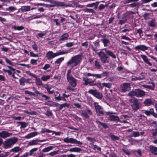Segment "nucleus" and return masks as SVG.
<instances>
[{
  "label": "nucleus",
  "mask_w": 157,
  "mask_h": 157,
  "mask_svg": "<svg viewBox=\"0 0 157 157\" xmlns=\"http://www.w3.org/2000/svg\"><path fill=\"white\" fill-rule=\"evenodd\" d=\"M109 72L107 71H104L101 74V76L103 77L108 76Z\"/></svg>",
  "instance_id": "nucleus-58"
},
{
  "label": "nucleus",
  "mask_w": 157,
  "mask_h": 157,
  "mask_svg": "<svg viewBox=\"0 0 157 157\" xmlns=\"http://www.w3.org/2000/svg\"><path fill=\"white\" fill-rule=\"evenodd\" d=\"M44 1L47 2H49L52 4H53L54 5V6H63V3L61 2H57L56 1L53 0H44Z\"/></svg>",
  "instance_id": "nucleus-15"
},
{
  "label": "nucleus",
  "mask_w": 157,
  "mask_h": 157,
  "mask_svg": "<svg viewBox=\"0 0 157 157\" xmlns=\"http://www.w3.org/2000/svg\"><path fill=\"white\" fill-rule=\"evenodd\" d=\"M103 86L106 87L109 89L110 88L112 87V84L111 83L104 82L102 83Z\"/></svg>",
  "instance_id": "nucleus-35"
},
{
  "label": "nucleus",
  "mask_w": 157,
  "mask_h": 157,
  "mask_svg": "<svg viewBox=\"0 0 157 157\" xmlns=\"http://www.w3.org/2000/svg\"><path fill=\"white\" fill-rule=\"evenodd\" d=\"M64 60V58L63 57H61L57 59L55 63L56 64L60 65V63L62 62Z\"/></svg>",
  "instance_id": "nucleus-31"
},
{
  "label": "nucleus",
  "mask_w": 157,
  "mask_h": 157,
  "mask_svg": "<svg viewBox=\"0 0 157 157\" xmlns=\"http://www.w3.org/2000/svg\"><path fill=\"white\" fill-rule=\"evenodd\" d=\"M12 134V133H9L6 131H2L0 132V137L5 139L11 136Z\"/></svg>",
  "instance_id": "nucleus-12"
},
{
  "label": "nucleus",
  "mask_w": 157,
  "mask_h": 157,
  "mask_svg": "<svg viewBox=\"0 0 157 157\" xmlns=\"http://www.w3.org/2000/svg\"><path fill=\"white\" fill-rule=\"evenodd\" d=\"M69 106V105L67 103H64L60 105L59 107V109L61 110L63 107H68Z\"/></svg>",
  "instance_id": "nucleus-38"
},
{
  "label": "nucleus",
  "mask_w": 157,
  "mask_h": 157,
  "mask_svg": "<svg viewBox=\"0 0 157 157\" xmlns=\"http://www.w3.org/2000/svg\"><path fill=\"white\" fill-rule=\"evenodd\" d=\"M21 10L23 12H25L29 11L30 10V6H22Z\"/></svg>",
  "instance_id": "nucleus-26"
},
{
  "label": "nucleus",
  "mask_w": 157,
  "mask_h": 157,
  "mask_svg": "<svg viewBox=\"0 0 157 157\" xmlns=\"http://www.w3.org/2000/svg\"><path fill=\"white\" fill-rule=\"evenodd\" d=\"M135 49L136 50L144 51L148 49V47L144 45H139L136 46L135 47Z\"/></svg>",
  "instance_id": "nucleus-18"
},
{
  "label": "nucleus",
  "mask_w": 157,
  "mask_h": 157,
  "mask_svg": "<svg viewBox=\"0 0 157 157\" xmlns=\"http://www.w3.org/2000/svg\"><path fill=\"white\" fill-rule=\"evenodd\" d=\"M10 155L9 152H5L0 154V157H7Z\"/></svg>",
  "instance_id": "nucleus-46"
},
{
  "label": "nucleus",
  "mask_w": 157,
  "mask_h": 157,
  "mask_svg": "<svg viewBox=\"0 0 157 157\" xmlns=\"http://www.w3.org/2000/svg\"><path fill=\"white\" fill-rule=\"evenodd\" d=\"M46 34V33L45 32H41L37 34V35L40 38L45 36Z\"/></svg>",
  "instance_id": "nucleus-50"
},
{
  "label": "nucleus",
  "mask_w": 157,
  "mask_h": 157,
  "mask_svg": "<svg viewBox=\"0 0 157 157\" xmlns=\"http://www.w3.org/2000/svg\"><path fill=\"white\" fill-rule=\"evenodd\" d=\"M13 29H14L15 30H17L18 31L24 29V27L21 26H14L12 27Z\"/></svg>",
  "instance_id": "nucleus-34"
},
{
  "label": "nucleus",
  "mask_w": 157,
  "mask_h": 157,
  "mask_svg": "<svg viewBox=\"0 0 157 157\" xmlns=\"http://www.w3.org/2000/svg\"><path fill=\"white\" fill-rule=\"evenodd\" d=\"M21 150V148L19 147H15L11 150V151L15 153L18 152Z\"/></svg>",
  "instance_id": "nucleus-28"
},
{
  "label": "nucleus",
  "mask_w": 157,
  "mask_h": 157,
  "mask_svg": "<svg viewBox=\"0 0 157 157\" xmlns=\"http://www.w3.org/2000/svg\"><path fill=\"white\" fill-rule=\"evenodd\" d=\"M54 96L55 99L58 101L62 100V98L60 96V94L58 92L54 93Z\"/></svg>",
  "instance_id": "nucleus-25"
},
{
  "label": "nucleus",
  "mask_w": 157,
  "mask_h": 157,
  "mask_svg": "<svg viewBox=\"0 0 157 157\" xmlns=\"http://www.w3.org/2000/svg\"><path fill=\"white\" fill-rule=\"evenodd\" d=\"M88 93L91 94L98 99H101L102 97V94L98 92L97 90L90 89L88 91Z\"/></svg>",
  "instance_id": "nucleus-9"
},
{
  "label": "nucleus",
  "mask_w": 157,
  "mask_h": 157,
  "mask_svg": "<svg viewBox=\"0 0 157 157\" xmlns=\"http://www.w3.org/2000/svg\"><path fill=\"white\" fill-rule=\"evenodd\" d=\"M96 122L98 123H99L102 127L105 128H108V127L106 124L102 123L100 121H96Z\"/></svg>",
  "instance_id": "nucleus-45"
},
{
  "label": "nucleus",
  "mask_w": 157,
  "mask_h": 157,
  "mask_svg": "<svg viewBox=\"0 0 157 157\" xmlns=\"http://www.w3.org/2000/svg\"><path fill=\"white\" fill-rule=\"evenodd\" d=\"M46 141V140H39L38 139L35 140H33L30 141L28 145L29 146H33L38 144V142H43Z\"/></svg>",
  "instance_id": "nucleus-14"
},
{
  "label": "nucleus",
  "mask_w": 157,
  "mask_h": 157,
  "mask_svg": "<svg viewBox=\"0 0 157 157\" xmlns=\"http://www.w3.org/2000/svg\"><path fill=\"white\" fill-rule=\"evenodd\" d=\"M103 50H105V52L106 54L108 55L113 59H116V55L112 51L107 49L106 48H104Z\"/></svg>",
  "instance_id": "nucleus-16"
},
{
  "label": "nucleus",
  "mask_w": 157,
  "mask_h": 157,
  "mask_svg": "<svg viewBox=\"0 0 157 157\" xmlns=\"http://www.w3.org/2000/svg\"><path fill=\"white\" fill-rule=\"evenodd\" d=\"M95 66L98 69H100L101 67L99 62L97 60L95 61Z\"/></svg>",
  "instance_id": "nucleus-47"
},
{
  "label": "nucleus",
  "mask_w": 157,
  "mask_h": 157,
  "mask_svg": "<svg viewBox=\"0 0 157 157\" xmlns=\"http://www.w3.org/2000/svg\"><path fill=\"white\" fill-rule=\"evenodd\" d=\"M152 136H156L157 135V127H156L155 129L152 130Z\"/></svg>",
  "instance_id": "nucleus-52"
},
{
  "label": "nucleus",
  "mask_w": 157,
  "mask_h": 157,
  "mask_svg": "<svg viewBox=\"0 0 157 157\" xmlns=\"http://www.w3.org/2000/svg\"><path fill=\"white\" fill-rule=\"evenodd\" d=\"M111 139L113 140H118L119 138L118 136H116L114 135H112L111 136Z\"/></svg>",
  "instance_id": "nucleus-63"
},
{
  "label": "nucleus",
  "mask_w": 157,
  "mask_h": 157,
  "mask_svg": "<svg viewBox=\"0 0 157 157\" xmlns=\"http://www.w3.org/2000/svg\"><path fill=\"white\" fill-rule=\"evenodd\" d=\"M104 46H107L110 44L109 41L107 39L104 38L101 40Z\"/></svg>",
  "instance_id": "nucleus-24"
},
{
  "label": "nucleus",
  "mask_w": 157,
  "mask_h": 157,
  "mask_svg": "<svg viewBox=\"0 0 157 157\" xmlns=\"http://www.w3.org/2000/svg\"><path fill=\"white\" fill-rule=\"evenodd\" d=\"M96 109L97 114L98 116H100L104 114V112L102 107L98 104V103H94Z\"/></svg>",
  "instance_id": "nucleus-7"
},
{
  "label": "nucleus",
  "mask_w": 157,
  "mask_h": 157,
  "mask_svg": "<svg viewBox=\"0 0 157 157\" xmlns=\"http://www.w3.org/2000/svg\"><path fill=\"white\" fill-rule=\"evenodd\" d=\"M141 57L142 58L144 61L149 66H151L152 64L149 61L148 58L144 55H141Z\"/></svg>",
  "instance_id": "nucleus-20"
},
{
  "label": "nucleus",
  "mask_w": 157,
  "mask_h": 157,
  "mask_svg": "<svg viewBox=\"0 0 157 157\" xmlns=\"http://www.w3.org/2000/svg\"><path fill=\"white\" fill-rule=\"evenodd\" d=\"M53 132V131H51L45 128H42L41 129V130L40 131V133H42L45 132L50 133Z\"/></svg>",
  "instance_id": "nucleus-36"
},
{
  "label": "nucleus",
  "mask_w": 157,
  "mask_h": 157,
  "mask_svg": "<svg viewBox=\"0 0 157 157\" xmlns=\"http://www.w3.org/2000/svg\"><path fill=\"white\" fill-rule=\"evenodd\" d=\"M69 52H70L69 51H66L65 52L59 51L58 52L53 53L52 51H49L46 53V57L48 60H49L52 59L56 57L67 54Z\"/></svg>",
  "instance_id": "nucleus-3"
},
{
  "label": "nucleus",
  "mask_w": 157,
  "mask_h": 157,
  "mask_svg": "<svg viewBox=\"0 0 157 157\" xmlns=\"http://www.w3.org/2000/svg\"><path fill=\"white\" fill-rule=\"evenodd\" d=\"M67 79L70 85L75 87L77 85V80L74 78L71 74V70H69L67 75Z\"/></svg>",
  "instance_id": "nucleus-4"
},
{
  "label": "nucleus",
  "mask_w": 157,
  "mask_h": 157,
  "mask_svg": "<svg viewBox=\"0 0 157 157\" xmlns=\"http://www.w3.org/2000/svg\"><path fill=\"white\" fill-rule=\"evenodd\" d=\"M50 67V65L49 64H46L42 68V69L44 70H46Z\"/></svg>",
  "instance_id": "nucleus-59"
},
{
  "label": "nucleus",
  "mask_w": 157,
  "mask_h": 157,
  "mask_svg": "<svg viewBox=\"0 0 157 157\" xmlns=\"http://www.w3.org/2000/svg\"><path fill=\"white\" fill-rule=\"evenodd\" d=\"M128 141L131 143V144H134L136 143V140L132 138H130L128 139Z\"/></svg>",
  "instance_id": "nucleus-55"
},
{
  "label": "nucleus",
  "mask_w": 157,
  "mask_h": 157,
  "mask_svg": "<svg viewBox=\"0 0 157 157\" xmlns=\"http://www.w3.org/2000/svg\"><path fill=\"white\" fill-rule=\"evenodd\" d=\"M38 148L37 147L31 149L29 151V155L30 156L34 155L35 152L38 150Z\"/></svg>",
  "instance_id": "nucleus-30"
},
{
  "label": "nucleus",
  "mask_w": 157,
  "mask_h": 157,
  "mask_svg": "<svg viewBox=\"0 0 157 157\" xmlns=\"http://www.w3.org/2000/svg\"><path fill=\"white\" fill-rule=\"evenodd\" d=\"M139 4V3L138 2H134V3L129 5V6L132 7H135L138 6Z\"/></svg>",
  "instance_id": "nucleus-51"
},
{
  "label": "nucleus",
  "mask_w": 157,
  "mask_h": 157,
  "mask_svg": "<svg viewBox=\"0 0 157 157\" xmlns=\"http://www.w3.org/2000/svg\"><path fill=\"white\" fill-rule=\"evenodd\" d=\"M149 148L152 153L157 155V147L150 145L149 146Z\"/></svg>",
  "instance_id": "nucleus-17"
},
{
  "label": "nucleus",
  "mask_w": 157,
  "mask_h": 157,
  "mask_svg": "<svg viewBox=\"0 0 157 157\" xmlns=\"http://www.w3.org/2000/svg\"><path fill=\"white\" fill-rule=\"evenodd\" d=\"M18 123L21 124V128H24L26 127L27 124L25 122H19Z\"/></svg>",
  "instance_id": "nucleus-54"
},
{
  "label": "nucleus",
  "mask_w": 157,
  "mask_h": 157,
  "mask_svg": "<svg viewBox=\"0 0 157 157\" xmlns=\"http://www.w3.org/2000/svg\"><path fill=\"white\" fill-rule=\"evenodd\" d=\"M153 113V109H151L149 110H145L144 113L147 116H150L151 115L152 113Z\"/></svg>",
  "instance_id": "nucleus-37"
},
{
  "label": "nucleus",
  "mask_w": 157,
  "mask_h": 157,
  "mask_svg": "<svg viewBox=\"0 0 157 157\" xmlns=\"http://www.w3.org/2000/svg\"><path fill=\"white\" fill-rule=\"evenodd\" d=\"M53 148V147L51 146L45 148L42 150V151L43 152H46L52 150Z\"/></svg>",
  "instance_id": "nucleus-32"
},
{
  "label": "nucleus",
  "mask_w": 157,
  "mask_h": 157,
  "mask_svg": "<svg viewBox=\"0 0 157 157\" xmlns=\"http://www.w3.org/2000/svg\"><path fill=\"white\" fill-rule=\"evenodd\" d=\"M38 133L37 132H33L28 134L25 136V137L27 139H29L37 136Z\"/></svg>",
  "instance_id": "nucleus-21"
},
{
  "label": "nucleus",
  "mask_w": 157,
  "mask_h": 157,
  "mask_svg": "<svg viewBox=\"0 0 157 157\" xmlns=\"http://www.w3.org/2000/svg\"><path fill=\"white\" fill-rule=\"evenodd\" d=\"M83 80L84 82V84L86 85H87L89 84V79L87 78H83Z\"/></svg>",
  "instance_id": "nucleus-44"
},
{
  "label": "nucleus",
  "mask_w": 157,
  "mask_h": 157,
  "mask_svg": "<svg viewBox=\"0 0 157 157\" xmlns=\"http://www.w3.org/2000/svg\"><path fill=\"white\" fill-rule=\"evenodd\" d=\"M17 9L16 8L13 6H9L8 8L6 9V10L7 11H13Z\"/></svg>",
  "instance_id": "nucleus-41"
},
{
  "label": "nucleus",
  "mask_w": 157,
  "mask_h": 157,
  "mask_svg": "<svg viewBox=\"0 0 157 157\" xmlns=\"http://www.w3.org/2000/svg\"><path fill=\"white\" fill-rule=\"evenodd\" d=\"M121 89L122 92H125L130 89V85L128 83H125L121 85Z\"/></svg>",
  "instance_id": "nucleus-10"
},
{
  "label": "nucleus",
  "mask_w": 157,
  "mask_h": 157,
  "mask_svg": "<svg viewBox=\"0 0 157 157\" xmlns=\"http://www.w3.org/2000/svg\"><path fill=\"white\" fill-rule=\"evenodd\" d=\"M66 91L65 92V93H63L62 94V100L64 101H66V98H67L69 96V95H67L65 94Z\"/></svg>",
  "instance_id": "nucleus-43"
},
{
  "label": "nucleus",
  "mask_w": 157,
  "mask_h": 157,
  "mask_svg": "<svg viewBox=\"0 0 157 157\" xmlns=\"http://www.w3.org/2000/svg\"><path fill=\"white\" fill-rule=\"evenodd\" d=\"M69 151L71 152H79L81 151L82 150L79 148L75 147L70 149Z\"/></svg>",
  "instance_id": "nucleus-27"
},
{
  "label": "nucleus",
  "mask_w": 157,
  "mask_h": 157,
  "mask_svg": "<svg viewBox=\"0 0 157 157\" xmlns=\"http://www.w3.org/2000/svg\"><path fill=\"white\" fill-rule=\"evenodd\" d=\"M63 141L66 143H71L80 145L82 144L80 141H78L76 139L73 138H66L64 139Z\"/></svg>",
  "instance_id": "nucleus-8"
},
{
  "label": "nucleus",
  "mask_w": 157,
  "mask_h": 157,
  "mask_svg": "<svg viewBox=\"0 0 157 157\" xmlns=\"http://www.w3.org/2000/svg\"><path fill=\"white\" fill-rule=\"evenodd\" d=\"M32 47L34 50L35 51H37V50H38L37 45L35 43L34 44H33L32 45Z\"/></svg>",
  "instance_id": "nucleus-60"
},
{
  "label": "nucleus",
  "mask_w": 157,
  "mask_h": 157,
  "mask_svg": "<svg viewBox=\"0 0 157 157\" xmlns=\"http://www.w3.org/2000/svg\"><path fill=\"white\" fill-rule=\"evenodd\" d=\"M81 115L86 118H88L89 117L86 113L84 111H82L81 112Z\"/></svg>",
  "instance_id": "nucleus-53"
},
{
  "label": "nucleus",
  "mask_w": 157,
  "mask_h": 157,
  "mask_svg": "<svg viewBox=\"0 0 157 157\" xmlns=\"http://www.w3.org/2000/svg\"><path fill=\"white\" fill-rule=\"evenodd\" d=\"M69 37V35L67 33H65L62 35L59 39V41L62 42L63 41L67 40Z\"/></svg>",
  "instance_id": "nucleus-19"
},
{
  "label": "nucleus",
  "mask_w": 157,
  "mask_h": 157,
  "mask_svg": "<svg viewBox=\"0 0 157 157\" xmlns=\"http://www.w3.org/2000/svg\"><path fill=\"white\" fill-rule=\"evenodd\" d=\"M136 90V96L137 97H141L144 96L145 92L143 90L139 89Z\"/></svg>",
  "instance_id": "nucleus-13"
},
{
  "label": "nucleus",
  "mask_w": 157,
  "mask_h": 157,
  "mask_svg": "<svg viewBox=\"0 0 157 157\" xmlns=\"http://www.w3.org/2000/svg\"><path fill=\"white\" fill-rule=\"evenodd\" d=\"M128 96L130 97L136 96V90L130 91L128 93Z\"/></svg>",
  "instance_id": "nucleus-40"
},
{
  "label": "nucleus",
  "mask_w": 157,
  "mask_h": 157,
  "mask_svg": "<svg viewBox=\"0 0 157 157\" xmlns=\"http://www.w3.org/2000/svg\"><path fill=\"white\" fill-rule=\"evenodd\" d=\"M59 152V151H55L53 152L50 153L48 154L52 156L58 154Z\"/></svg>",
  "instance_id": "nucleus-57"
},
{
  "label": "nucleus",
  "mask_w": 157,
  "mask_h": 157,
  "mask_svg": "<svg viewBox=\"0 0 157 157\" xmlns=\"http://www.w3.org/2000/svg\"><path fill=\"white\" fill-rule=\"evenodd\" d=\"M37 60L32 59L31 60V63L33 65H36L37 64Z\"/></svg>",
  "instance_id": "nucleus-62"
},
{
  "label": "nucleus",
  "mask_w": 157,
  "mask_h": 157,
  "mask_svg": "<svg viewBox=\"0 0 157 157\" xmlns=\"http://www.w3.org/2000/svg\"><path fill=\"white\" fill-rule=\"evenodd\" d=\"M97 54L100 57V60L102 63H109V60L108 59V57L104 52L100 51Z\"/></svg>",
  "instance_id": "nucleus-6"
},
{
  "label": "nucleus",
  "mask_w": 157,
  "mask_h": 157,
  "mask_svg": "<svg viewBox=\"0 0 157 157\" xmlns=\"http://www.w3.org/2000/svg\"><path fill=\"white\" fill-rule=\"evenodd\" d=\"M18 139L15 137H12L7 139L3 143V147L5 149L11 147L18 141Z\"/></svg>",
  "instance_id": "nucleus-2"
},
{
  "label": "nucleus",
  "mask_w": 157,
  "mask_h": 157,
  "mask_svg": "<svg viewBox=\"0 0 157 157\" xmlns=\"http://www.w3.org/2000/svg\"><path fill=\"white\" fill-rule=\"evenodd\" d=\"M81 61V56L77 55L72 57L67 63V66L73 68L79 64Z\"/></svg>",
  "instance_id": "nucleus-1"
},
{
  "label": "nucleus",
  "mask_w": 157,
  "mask_h": 157,
  "mask_svg": "<svg viewBox=\"0 0 157 157\" xmlns=\"http://www.w3.org/2000/svg\"><path fill=\"white\" fill-rule=\"evenodd\" d=\"M36 83L37 86H43L42 82L40 78H36Z\"/></svg>",
  "instance_id": "nucleus-29"
},
{
  "label": "nucleus",
  "mask_w": 157,
  "mask_h": 157,
  "mask_svg": "<svg viewBox=\"0 0 157 157\" xmlns=\"http://www.w3.org/2000/svg\"><path fill=\"white\" fill-rule=\"evenodd\" d=\"M24 112L25 113L31 115H35L37 114V112L36 111H32L29 112L28 110H24Z\"/></svg>",
  "instance_id": "nucleus-39"
},
{
  "label": "nucleus",
  "mask_w": 157,
  "mask_h": 157,
  "mask_svg": "<svg viewBox=\"0 0 157 157\" xmlns=\"http://www.w3.org/2000/svg\"><path fill=\"white\" fill-rule=\"evenodd\" d=\"M5 60L7 63H8L9 65L11 66H13V63L7 58H5Z\"/></svg>",
  "instance_id": "nucleus-56"
},
{
  "label": "nucleus",
  "mask_w": 157,
  "mask_h": 157,
  "mask_svg": "<svg viewBox=\"0 0 157 157\" xmlns=\"http://www.w3.org/2000/svg\"><path fill=\"white\" fill-rule=\"evenodd\" d=\"M151 83L152 84V86L147 85H142V86L144 88H148L149 89L151 90H154L155 87V84L154 82H152Z\"/></svg>",
  "instance_id": "nucleus-22"
},
{
  "label": "nucleus",
  "mask_w": 157,
  "mask_h": 157,
  "mask_svg": "<svg viewBox=\"0 0 157 157\" xmlns=\"http://www.w3.org/2000/svg\"><path fill=\"white\" fill-rule=\"evenodd\" d=\"M44 114L48 117L51 116L52 115V113L49 109L45 113H44Z\"/></svg>",
  "instance_id": "nucleus-49"
},
{
  "label": "nucleus",
  "mask_w": 157,
  "mask_h": 157,
  "mask_svg": "<svg viewBox=\"0 0 157 157\" xmlns=\"http://www.w3.org/2000/svg\"><path fill=\"white\" fill-rule=\"evenodd\" d=\"M112 113H113L111 112L108 113V114L109 115V117H108V119L110 121L113 122H117L119 121V117L117 116L112 114Z\"/></svg>",
  "instance_id": "nucleus-11"
},
{
  "label": "nucleus",
  "mask_w": 157,
  "mask_h": 157,
  "mask_svg": "<svg viewBox=\"0 0 157 157\" xmlns=\"http://www.w3.org/2000/svg\"><path fill=\"white\" fill-rule=\"evenodd\" d=\"M51 78V76L49 75H43L41 78V79L43 81H46L47 80L50 79Z\"/></svg>",
  "instance_id": "nucleus-33"
},
{
  "label": "nucleus",
  "mask_w": 157,
  "mask_h": 157,
  "mask_svg": "<svg viewBox=\"0 0 157 157\" xmlns=\"http://www.w3.org/2000/svg\"><path fill=\"white\" fill-rule=\"evenodd\" d=\"M84 11L85 12L90 13H94V10L93 9H88L86 8L84 9Z\"/></svg>",
  "instance_id": "nucleus-48"
},
{
  "label": "nucleus",
  "mask_w": 157,
  "mask_h": 157,
  "mask_svg": "<svg viewBox=\"0 0 157 157\" xmlns=\"http://www.w3.org/2000/svg\"><path fill=\"white\" fill-rule=\"evenodd\" d=\"M132 132L133 133V136L135 137H136L140 136V133L139 132Z\"/></svg>",
  "instance_id": "nucleus-61"
},
{
  "label": "nucleus",
  "mask_w": 157,
  "mask_h": 157,
  "mask_svg": "<svg viewBox=\"0 0 157 157\" xmlns=\"http://www.w3.org/2000/svg\"><path fill=\"white\" fill-rule=\"evenodd\" d=\"M153 103V101L150 99H146L144 102V104L146 106H149Z\"/></svg>",
  "instance_id": "nucleus-23"
},
{
  "label": "nucleus",
  "mask_w": 157,
  "mask_h": 157,
  "mask_svg": "<svg viewBox=\"0 0 157 157\" xmlns=\"http://www.w3.org/2000/svg\"><path fill=\"white\" fill-rule=\"evenodd\" d=\"M19 81L21 85L22 86L25 85V82L26 81V79L25 78H21L19 79Z\"/></svg>",
  "instance_id": "nucleus-42"
},
{
  "label": "nucleus",
  "mask_w": 157,
  "mask_h": 157,
  "mask_svg": "<svg viewBox=\"0 0 157 157\" xmlns=\"http://www.w3.org/2000/svg\"><path fill=\"white\" fill-rule=\"evenodd\" d=\"M132 108L134 111H137L140 106V103L138 100L136 98L131 99L129 101Z\"/></svg>",
  "instance_id": "nucleus-5"
},
{
  "label": "nucleus",
  "mask_w": 157,
  "mask_h": 157,
  "mask_svg": "<svg viewBox=\"0 0 157 157\" xmlns=\"http://www.w3.org/2000/svg\"><path fill=\"white\" fill-rule=\"evenodd\" d=\"M25 93L29 94V95H33V96H35V94L33 93L32 92H30L28 90H25Z\"/></svg>",
  "instance_id": "nucleus-64"
}]
</instances>
